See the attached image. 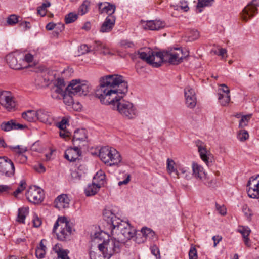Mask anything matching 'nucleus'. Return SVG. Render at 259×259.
Listing matches in <instances>:
<instances>
[{"mask_svg":"<svg viewBox=\"0 0 259 259\" xmlns=\"http://www.w3.org/2000/svg\"><path fill=\"white\" fill-rule=\"evenodd\" d=\"M100 84L95 92V97L102 103L110 105L125 118L132 119L137 115V110L133 104L123 99L128 92V83L118 74L104 76L100 78Z\"/></svg>","mask_w":259,"mask_h":259,"instance_id":"nucleus-1","label":"nucleus"},{"mask_svg":"<svg viewBox=\"0 0 259 259\" xmlns=\"http://www.w3.org/2000/svg\"><path fill=\"white\" fill-rule=\"evenodd\" d=\"M104 218L107 222L110 224L112 228V234L114 231L117 234V240L122 243H125L132 238L136 236L135 230L130 224L121 220L111 211L104 213Z\"/></svg>","mask_w":259,"mask_h":259,"instance_id":"nucleus-2","label":"nucleus"},{"mask_svg":"<svg viewBox=\"0 0 259 259\" xmlns=\"http://www.w3.org/2000/svg\"><path fill=\"white\" fill-rule=\"evenodd\" d=\"M91 87L89 83L85 80H72L65 88V92L62 96L63 102L68 106L74 104L73 96H81L87 95Z\"/></svg>","mask_w":259,"mask_h":259,"instance_id":"nucleus-3","label":"nucleus"},{"mask_svg":"<svg viewBox=\"0 0 259 259\" xmlns=\"http://www.w3.org/2000/svg\"><path fill=\"white\" fill-rule=\"evenodd\" d=\"M73 231L72 223L65 217H58L53 229V233L56 234L57 239L61 241L70 240Z\"/></svg>","mask_w":259,"mask_h":259,"instance_id":"nucleus-4","label":"nucleus"},{"mask_svg":"<svg viewBox=\"0 0 259 259\" xmlns=\"http://www.w3.org/2000/svg\"><path fill=\"white\" fill-rule=\"evenodd\" d=\"M99 156L104 163L110 166L117 165L121 161L119 153L115 149L108 146L101 148Z\"/></svg>","mask_w":259,"mask_h":259,"instance_id":"nucleus-5","label":"nucleus"},{"mask_svg":"<svg viewBox=\"0 0 259 259\" xmlns=\"http://www.w3.org/2000/svg\"><path fill=\"white\" fill-rule=\"evenodd\" d=\"M139 57L154 67H158L165 61V52H154L149 49L146 52H139Z\"/></svg>","mask_w":259,"mask_h":259,"instance_id":"nucleus-6","label":"nucleus"},{"mask_svg":"<svg viewBox=\"0 0 259 259\" xmlns=\"http://www.w3.org/2000/svg\"><path fill=\"white\" fill-rule=\"evenodd\" d=\"M121 243L115 238L104 240L98 245L100 252L104 253L108 258H110L114 253L120 251Z\"/></svg>","mask_w":259,"mask_h":259,"instance_id":"nucleus-7","label":"nucleus"},{"mask_svg":"<svg viewBox=\"0 0 259 259\" xmlns=\"http://www.w3.org/2000/svg\"><path fill=\"white\" fill-rule=\"evenodd\" d=\"M6 61L10 67L15 70H19L27 68L24 65L25 61L21 54L18 53H10L6 56Z\"/></svg>","mask_w":259,"mask_h":259,"instance_id":"nucleus-8","label":"nucleus"},{"mask_svg":"<svg viewBox=\"0 0 259 259\" xmlns=\"http://www.w3.org/2000/svg\"><path fill=\"white\" fill-rule=\"evenodd\" d=\"M15 168L13 162L6 156L0 157V173L7 177L14 176Z\"/></svg>","mask_w":259,"mask_h":259,"instance_id":"nucleus-9","label":"nucleus"},{"mask_svg":"<svg viewBox=\"0 0 259 259\" xmlns=\"http://www.w3.org/2000/svg\"><path fill=\"white\" fill-rule=\"evenodd\" d=\"M165 61L172 65H178L186 57L183 50L180 48H175L171 52H165Z\"/></svg>","mask_w":259,"mask_h":259,"instance_id":"nucleus-10","label":"nucleus"},{"mask_svg":"<svg viewBox=\"0 0 259 259\" xmlns=\"http://www.w3.org/2000/svg\"><path fill=\"white\" fill-rule=\"evenodd\" d=\"M27 199L31 203L38 204L44 199V191L35 186L29 187L26 193Z\"/></svg>","mask_w":259,"mask_h":259,"instance_id":"nucleus-11","label":"nucleus"},{"mask_svg":"<svg viewBox=\"0 0 259 259\" xmlns=\"http://www.w3.org/2000/svg\"><path fill=\"white\" fill-rule=\"evenodd\" d=\"M259 6V0H252L242 10L241 17L244 21H247L257 13V7Z\"/></svg>","mask_w":259,"mask_h":259,"instance_id":"nucleus-12","label":"nucleus"},{"mask_svg":"<svg viewBox=\"0 0 259 259\" xmlns=\"http://www.w3.org/2000/svg\"><path fill=\"white\" fill-rule=\"evenodd\" d=\"M195 145L198 148V151L201 159L208 166L212 164V155L206 148V145L202 141L198 140L195 141Z\"/></svg>","mask_w":259,"mask_h":259,"instance_id":"nucleus-13","label":"nucleus"},{"mask_svg":"<svg viewBox=\"0 0 259 259\" xmlns=\"http://www.w3.org/2000/svg\"><path fill=\"white\" fill-rule=\"evenodd\" d=\"M247 194L249 197L253 199L259 198V175L251 177L247 184Z\"/></svg>","mask_w":259,"mask_h":259,"instance_id":"nucleus-14","label":"nucleus"},{"mask_svg":"<svg viewBox=\"0 0 259 259\" xmlns=\"http://www.w3.org/2000/svg\"><path fill=\"white\" fill-rule=\"evenodd\" d=\"M0 104L8 111L15 107V102L10 91L0 90Z\"/></svg>","mask_w":259,"mask_h":259,"instance_id":"nucleus-15","label":"nucleus"},{"mask_svg":"<svg viewBox=\"0 0 259 259\" xmlns=\"http://www.w3.org/2000/svg\"><path fill=\"white\" fill-rule=\"evenodd\" d=\"M142 27L145 29L150 30H159L165 27L166 24L160 20H148L142 21Z\"/></svg>","mask_w":259,"mask_h":259,"instance_id":"nucleus-16","label":"nucleus"},{"mask_svg":"<svg viewBox=\"0 0 259 259\" xmlns=\"http://www.w3.org/2000/svg\"><path fill=\"white\" fill-rule=\"evenodd\" d=\"M81 155L80 148L77 146L67 149L64 154V157L70 162L75 161Z\"/></svg>","mask_w":259,"mask_h":259,"instance_id":"nucleus-17","label":"nucleus"},{"mask_svg":"<svg viewBox=\"0 0 259 259\" xmlns=\"http://www.w3.org/2000/svg\"><path fill=\"white\" fill-rule=\"evenodd\" d=\"M25 127V125L17 123L14 120L3 122L1 124V128L5 132H9L12 130H22Z\"/></svg>","mask_w":259,"mask_h":259,"instance_id":"nucleus-18","label":"nucleus"},{"mask_svg":"<svg viewBox=\"0 0 259 259\" xmlns=\"http://www.w3.org/2000/svg\"><path fill=\"white\" fill-rule=\"evenodd\" d=\"M51 125L53 122V119L50 112L40 109L37 110V120Z\"/></svg>","mask_w":259,"mask_h":259,"instance_id":"nucleus-19","label":"nucleus"},{"mask_svg":"<svg viewBox=\"0 0 259 259\" xmlns=\"http://www.w3.org/2000/svg\"><path fill=\"white\" fill-rule=\"evenodd\" d=\"M115 19L114 16H108L101 27L100 31L103 33L111 31L115 25Z\"/></svg>","mask_w":259,"mask_h":259,"instance_id":"nucleus-20","label":"nucleus"},{"mask_svg":"<svg viewBox=\"0 0 259 259\" xmlns=\"http://www.w3.org/2000/svg\"><path fill=\"white\" fill-rule=\"evenodd\" d=\"M99 10L100 13H106L108 16H113L116 7L114 5L108 2L100 3L98 4Z\"/></svg>","mask_w":259,"mask_h":259,"instance_id":"nucleus-21","label":"nucleus"},{"mask_svg":"<svg viewBox=\"0 0 259 259\" xmlns=\"http://www.w3.org/2000/svg\"><path fill=\"white\" fill-rule=\"evenodd\" d=\"M87 138V131L84 128L74 131L72 142L74 145H78L81 141H85Z\"/></svg>","mask_w":259,"mask_h":259,"instance_id":"nucleus-22","label":"nucleus"},{"mask_svg":"<svg viewBox=\"0 0 259 259\" xmlns=\"http://www.w3.org/2000/svg\"><path fill=\"white\" fill-rule=\"evenodd\" d=\"M101 183H96L94 181L92 183L89 184L84 189V193L87 196L95 195L101 188Z\"/></svg>","mask_w":259,"mask_h":259,"instance_id":"nucleus-23","label":"nucleus"},{"mask_svg":"<svg viewBox=\"0 0 259 259\" xmlns=\"http://www.w3.org/2000/svg\"><path fill=\"white\" fill-rule=\"evenodd\" d=\"M193 175L197 179L203 180L206 178V174L203 170V168L196 163L192 164Z\"/></svg>","mask_w":259,"mask_h":259,"instance_id":"nucleus-24","label":"nucleus"},{"mask_svg":"<svg viewBox=\"0 0 259 259\" xmlns=\"http://www.w3.org/2000/svg\"><path fill=\"white\" fill-rule=\"evenodd\" d=\"M151 229L143 227L141 230L138 233H136V237H135V241L138 243H142L145 242L147 239V237L148 236V230H150Z\"/></svg>","mask_w":259,"mask_h":259,"instance_id":"nucleus-25","label":"nucleus"},{"mask_svg":"<svg viewBox=\"0 0 259 259\" xmlns=\"http://www.w3.org/2000/svg\"><path fill=\"white\" fill-rule=\"evenodd\" d=\"M22 117L25 120L33 122L37 120V110H28L22 113Z\"/></svg>","mask_w":259,"mask_h":259,"instance_id":"nucleus-26","label":"nucleus"},{"mask_svg":"<svg viewBox=\"0 0 259 259\" xmlns=\"http://www.w3.org/2000/svg\"><path fill=\"white\" fill-rule=\"evenodd\" d=\"M57 205L58 207L66 208L68 206L69 199L65 194H62L57 198Z\"/></svg>","mask_w":259,"mask_h":259,"instance_id":"nucleus-27","label":"nucleus"},{"mask_svg":"<svg viewBox=\"0 0 259 259\" xmlns=\"http://www.w3.org/2000/svg\"><path fill=\"white\" fill-rule=\"evenodd\" d=\"M53 249L55 252L57 254L59 259H70L68 256L69 251L66 249H63L60 248L56 244L54 247Z\"/></svg>","mask_w":259,"mask_h":259,"instance_id":"nucleus-28","label":"nucleus"},{"mask_svg":"<svg viewBox=\"0 0 259 259\" xmlns=\"http://www.w3.org/2000/svg\"><path fill=\"white\" fill-rule=\"evenodd\" d=\"M28 207H22L18 209L17 221L20 223H24L26 215L28 214Z\"/></svg>","mask_w":259,"mask_h":259,"instance_id":"nucleus-29","label":"nucleus"},{"mask_svg":"<svg viewBox=\"0 0 259 259\" xmlns=\"http://www.w3.org/2000/svg\"><path fill=\"white\" fill-rule=\"evenodd\" d=\"M218 100L222 106H225L227 105L230 101V95H223L222 93H218Z\"/></svg>","mask_w":259,"mask_h":259,"instance_id":"nucleus-30","label":"nucleus"},{"mask_svg":"<svg viewBox=\"0 0 259 259\" xmlns=\"http://www.w3.org/2000/svg\"><path fill=\"white\" fill-rule=\"evenodd\" d=\"M214 1V0H198L197 8L198 9V12L201 13L202 12V8L211 6Z\"/></svg>","mask_w":259,"mask_h":259,"instance_id":"nucleus-31","label":"nucleus"},{"mask_svg":"<svg viewBox=\"0 0 259 259\" xmlns=\"http://www.w3.org/2000/svg\"><path fill=\"white\" fill-rule=\"evenodd\" d=\"M167 169L169 173L174 172L175 175L179 177V172L174 167L175 162L174 160L168 158L167 160Z\"/></svg>","mask_w":259,"mask_h":259,"instance_id":"nucleus-32","label":"nucleus"},{"mask_svg":"<svg viewBox=\"0 0 259 259\" xmlns=\"http://www.w3.org/2000/svg\"><path fill=\"white\" fill-rule=\"evenodd\" d=\"M105 175L102 171H98L94 177L93 181L96 183H101V186L104 184Z\"/></svg>","mask_w":259,"mask_h":259,"instance_id":"nucleus-33","label":"nucleus"},{"mask_svg":"<svg viewBox=\"0 0 259 259\" xmlns=\"http://www.w3.org/2000/svg\"><path fill=\"white\" fill-rule=\"evenodd\" d=\"M89 6L90 2L88 1H84L78 8V14L83 15L87 13Z\"/></svg>","mask_w":259,"mask_h":259,"instance_id":"nucleus-34","label":"nucleus"},{"mask_svg":"<svg viewBox=\"0 0 259 259\" xmlns=\"http://www.w3.org/2000/svg\"><path fill=\"white\" fill-rule=\"evenodd\" d=\"M78 18V14L70 12L67 14L65 17V21L66 24H69L74 22Z\"/></svg>","mask_w":259,"mask_h":259,"instance_id":"nucleus-35","label":"nucleus"},{"mask_svg":"<svg viewBox=\"0 0 259 259\" xmlns=\"http://www.w3.org/2000/svg\"><path fill=\"white\" fill-rule=\"evenodd\" d=\"M51 4L49 2H46L42 3L41 6L37 8V13L41 16H44L46 14V8L50 6Z\"/></svg>","mask_w":259,"mask_h":259,"instance_id":"nucleus-36","label":"nucleus"},{"mask_svg":"<svg viewBox=\"0 0 259 259\" xmlns=\"http://www.w3.org/2000/svg\"><path fill=\"white\" fill-rule=\"evenodd\" d=\"M9 148L14 152L16 155L24 154V153L27 151V149L25 147H21L19 145L16 146H9Z\"/></svg>","mask_w":259,"mask_h":259,"instance_id":"nucleus-37","label":"nucleus"},{"mask_svg":"<svg viewBox=\"0 0 259 259\" xmlns=\"http://www.w3.org/2000/svg\"><path fill=\"white\" fill-rule=\"evenodd\" d=\"M67 125H69L68 120L65 117H63L61 121L55 123L56 126L62 131H65L66 130Z\"/></svg>","mask_w":259,"mask_h":259,"instance_id":"nucleus-38","label":"nucleus"},{"mask_svg":"<svg viewBox=\"0 0 259 259\" xmlns=\"http://www.w3.org/2000/svg\"><path fill=\"white\" fill-rule=\"evenodd\" d=\"M65 89H64L54 85L51 89L52 97L53 98H57V97H55L54 96L55 93L60 94L62 96L65 92Z\"/></svg>","mask_w":259,"mask_h":259,"instance_id":"nucleus-39","label":"nucleus"},{"mask_svg":"<svg viewBox=\"0 0 259 259\" xmlns=\"http://www.w3.org/2000/svg\"><path fill=\"white\" fill-rule=\"evenodd\" d=\"M184 94L185 99L189 98L190 97L196 96L194 90L191 88L190 86L186 87V88L184 90Z\"/></svg>","mask_w":259,"mask_h":259,"instance_id":"nucleus-40","label":"nucleus"},{"mask_svg":"<svg viewBox=\"0 0 259 259\" xmlns=\"http://www.w3.org/2000/svg\"><path fill=\"white\" fill-rule=\"evenodd\" d=\"M26 186V183L25 180H23L21 181L20 185L17 189L13 192V195L16 197L18 194L23 191L25 188Z\"/></svg>","mask_w":259,"mask_h":259,"instance_id":"nucleus-41","label":"nucleus"},{"mask_svg":"<svg viewBox=\"0 0 259 259\" xmlns=\"http://www.w3.org/2000/svg\"><path fill=\"white\" fill-rule=\"evenodd\" d=\"M186 104L190 108H193L196 105V97H192L186 99Z\"/></svg>","mask_w":259,"mask_h":259,"instance_id":"nucleus-42","label":"nucleus"},{"mask_svg":"<svg viewBox=\"0 0 259 259\" xmlns=\"http://www.w3.org/2000/svg\"><path fill=\"white\" fill-rule=\"evenodd\" d=\"M251 114H248L246 115H243L239 122V126L240 127H243L247 125L249 120L250 119L251 117Z\"/></svg>","mask_w":259,"mask_h":259,"instance_id":"nucleus-43","label":"nucleus"},{"mask_svg":"<svg viewBox=\"0 0 259 259\" xmlns=\"http://www.w3.org/2000/svg\"><path fill=\"white\" fill-rule=\"evenodd\" d=\"M249 134L246 130H240L237 135V138L240 141H244L248 139Z\"/></svg>","mask_w":259,"mask_h":259,"instance_id":"nucleus-44","label":"nucleus"},{"mask_svg":"<svg viewBox=\"0 0 259 259\" xmlns=\"http://www.w3.org/2000/svg\"><path fill=\"white\" fill-rule=\"evenodd\" d=\"M238 232L242 234L243 238H245L248 237L251 232V230L248 227L242 226L240 227L238 229Z\"/></svg>","mask_w":259,"mask_h":259,"instance_id":"nucleus-45","label":"nucleus"},{"mask_svg":"<svg viewBox=\"0 0 259 259\" xmlns=\"http://www.w3.org/2000/svg\"><path fill=\"white\" fill-rule=\"evenodd\" d=\"M90 256L91 259H109L104 253L99 254L94 251L90 252Z\"/></svg>","mask_w":259,"mask_h":259,"instance_id":"nucleus-46","label":"nucleus"},{"mask_svg":"<svg viewBox=\"0 0 259 259\" xmlns=\"http://www.w3.org/2000/svg\"><path fill=\"white\" fill-rule=\"evenodd\" d=\"M18 22V17L15 15H11L7 19V23L9 25H14Z\"/></svg>","mask_w":259,"mask_h":259,"instance_id":"nucleus-47","label":"nucleus"},{"mask_svg":"<svg viewBox=\"0 0 259 259\" xmlns=\"http://www.w3.org/2000/svg\"><path fill=\"white\" fill-rule=\"evenodd\" d=\"M220 86L221 88L218 90L219 92L222 93L223 95H229L230 90L225 84H222Z\"/></svg>","mask_w":259,"mask_h":259,"instance_id":"nucleus-48","label":"nucleus"},{"mask_svg":"<svg viewBox=\"0 0 259 259\" xmlns=\"http://www.w3.org/2000/svg\"><path fill=\"white\" fill-rule=\"evenodd\" d=\"M150 249L152 254H153L157 258H160V251L156 245H154L152 246Z\"/></svg>","mask_w":259,"mask_h":259,"instance_id":"nucleus-49","label":"nucleus"},{"mask_svg":"<svg viewBox=\"0 0 259 259\" xmlns=\"http://www.w3.org/2000/svg\"><path fill=\"white\" fill-rule=\"evenodd\" d=\"M189 259H197V253L194 247H191L189 252Z\"/></svg>","mask_w":259,"mask_h":259,"instance_id":"nucleus-50","label":"nucleus"},{"mask_svg":"<svg viewBox=\"0 0 259 259\" xmlns=\"http://www.w3.org/2000/svg\"><path fill=\"white\" fill-rule=\"evenodd\" d=\"M46 251L42 248H36L35 250V255L37 258L41 259L45 257Z\"/></svg>","mask_w":259,"mask_h":259,"instance_id":"nucleus-51","label":"nucleus"},{"mask_svg":"<svg viewBox=\"0 0 259 259\" xmlns=\"http://www.w3.org/2000/svg\"><path fill=\"white\" fill-rule=\"evenodd\" d=\"M199 36V33L197 30H193L191 32V35L188 36L189 41H194L197 39Z\"/></svg>","mask_w":259,"mask_h":259,"instance_id":"nucleus-52","label":"nucleus"},{"mask_svg":"<svg viewBox=\"0 0 259 259\" xmlns=\"http://www.w3.org/2000/svg\"><path fill=\"white\" fill-rule=\"evenodd\" d=\"M16 160L20 163H24L27 160V157L24 154H18L15 156Z\"/></svg>","mask_w":259,"mask_h":259,"instance_id":"nucleus-53","label":"nucleus"},{"mask_svg":"<svg viewBox=\"0 0 259 259\" xmlns=\"http://www.w3.org/2000/svg\"><path fill=\"white\" fill-rule=\"evenodd\" d=\"M42 223L41 219L36 215H34L33 219V224L34 227H39Z\"/></svg>","mask_w":259,"mask_h":259,"instance_id":"nucleus-54","label":"nucleus"},{"mask_svg":"<svg viewBox=\"0 0 259 259\" xmlns=\"http://www.w3.org/2000/svg\"><path fill=\"white\" fill-rule=\"evenodd\" d=\"M79 52L81 54H84L91 51V50L87 45L83 44L81 45L79 47Z\"/></svg>","mask_w":259,"mask_h":259,"instance_id":"nucleus-55","label":"nucleus"},{"mask_svg":"<svg viewBox=\"0 0 259 259\" xmlns=\"http://www.w3.org/2000/svg\"><path fill=\"white\" fill-rule=\"evenodd\" d=\"M23 58L24 60L25 61L24 65H26L27 67L28 66L26 64V63H30L32 62L33 59V56L31 54H27L25 55V56H23Z\"/></svg>","mask_w":259,"mask_h":259,"instance_id":"nucleus-56","label":"nucleus"},{"mask_svg":"<svg viewBox=\"0 0 259 259\" xmlns=\"http://www.w3.org/2000/svg\"><path fill=\"white\" fill-rule=\"evenodd\" d=\"M56 27H57V29H55L54 33L55 34L56 36H58L59 33L64 29V24L62 23H58V24H57Z\"/></svg>","mask_w":259,"mask_h":259,"instance_id":"nucleus-57","label":"nucleus"},{"mask_svg":"<svg viewBox=\"0 0 259 259\" xmlns=\"http://www.w3.org/2000/svg\"><path fill=\"white\" fill-rule=\"evenodd\" d=\"M99 45H100V47L101 48L103 49V51L102 52V53L104 55H113V53H112L109 49L105 47V46L102 45L101 43L99 42Z\"/></svg>","mask_w":259,"mask_h":259,"instance_id":"nucleus-58","label":"nucleus"},{"mask_svg":"<svg viewBox=\"0 0 259 259\" xmlns=\"http://www.w3.org/2000/svg\"><path fill=\"white\" fill-rule=\"evenodd\" d=\"M179 7L181 10H183L184 12H187L189 9L187 2L185 1L180 2V5Z\"/></svg>","mask_w":259,"mask_h":259,"instance_id":"nucleus-59","label":"nucleus"},{"mask_svg":"<svg viewBox=\"0 0 259 259\" xmlns=\"http://www.w3.org/2000/svg\"><path fill=\"white\" fill-rule=\"evenodd\" d=\"M71 176L72 178L75 180H79L81 177V175L77 170L72 171Z\"/></svg>","mask_w":259,"mask_h":259,"instance_id":"nucleus-60","label":"nucleus"},{"mask_svg":"<svg viewBox=\"0 0 259 259\" xmlns=\"http://www.w3.org/2000/svg\"><path fill=\"white\" fill-rule=\"evenodd\" d=\"M55 85L57 87H61L63 89H65V84L64 80L63 79L58 78L56 81V83L55 84Z\"/></svg>","mask_w":259,"mask_h":259,"instance_id":"nucleus-61","label":"nucleus"},{"mask_svg":"<svg viewBox=\"0 0 259 259\" xmlns=\"http://www.w3.org/2000/svg\"><path fill=\"white\" fill-rule=\"evenodd\" d=\"M11 189L10 187L5 185H0V193L8 192Z\"/></svg>","mask_w":259,"mask_h":259,"instance_id":"nucleus-62","label":"nucleus"},{"mask_svg":"<svg viewBox=\"0 0 259 259\" xmlns=\"http://www.w3.org/2000/svg\"><path fill=\"white\" fill-rule=\"evenodd\" d=\"M148 232L147 233L148 234V236L147 237V239L148 238L151 240L157 239L155 232L153 230L151 229L150 230H148Z\"/></svg>","mask_w":259,"mask_h":259,"instance_id":"nucleus-63","label":"nucleus"},{"mask_svg":"<svg viewBox=\"0 0 259 259\" xmlns=\"http://www.w3.org/2000/svg\"><path fill=\"white\" fill-rule=\"evenodd\" d=\"M121 45L125 48H133L134 46L133 42L128 41L127 40L122 41L121 42Z\"/></svg>","mask_w":259,"mask_h":259,"instance_id":"nucleus-64","label":"nucleus"}]
</instances>
